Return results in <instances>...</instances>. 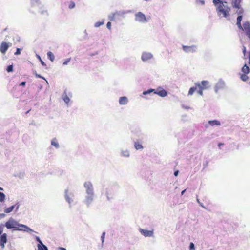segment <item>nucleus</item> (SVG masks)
Masks as SVG:
<instances>
[{"instance_id": "f257e3e1", "label": "nucleus", "mask_w": 250, "mask_h": 250, "mask_svg": "<svg viewBox=\"0 0 250 250\" xmlns=\"http://www.w3.org/2000/svg\"><path fill=\"white\" fill-rule=\"evenodd\" d=\"M4 225L7 229H13L12 230V232L14 230L22 231L27 232H34V231L28 226L19 223L12 217H10Z\"/></svg>"}, {"instance_id": "f03ea898", "label": "nucleus", "mask_w": 250, "mask_h": 250, "mask_svg": "<svg viewBox=\"0 0 250 250\" xmlns=\"http://www.w3.org/2000/svg\"><path fill=\"white\" fill-rule=\"evenodd\" d=\"M213 3L216 8L217 15L220 18H227L229 16L230 8L223 4L221 0H213Z\"/></svg>"}, {"instance_id": "7ed1b4c3", "label": "nucleus", "mask_w": 250, "mask_h": 250, "mask_svg": "<svg viewBox=\"0 0 250 250\" xmlns=\"http://www.w3.org/2000/svg\"><path fill=\"white\" fill-rule=\"evenodd\" d=\"M156 94L161 97H164L167 95V92L162 87H159L156 89L150 88L147 90L144 91L140 96L144 98L149 99V96H151L153 95Z\"/></svg>"}, {"instance_id": "20e7f679", "label": "nucleus", "mask_w": 250, "mask_h": 250, "mask_svg": "<svg viewBox=\"0 0 250 250\" xmlns=\"http://www.w3.org/2000/svg\"><path fill=\"white\" fill-rule=\"evenodd\" d=\"M119 188V185L116 182L110 184L106 188L105 194L108 201H111L114 198V195Z\"/></svg>"}, {"instance_id": "39448f33", "label": "nucleus", "mask_w": 250, "mask_h": 250, "mask_svg": "<svg viewBox=\"0 0 250 250\" xmlns=\"http://www.w3.org/2000/svg\"><path fill=\"white\" fill-rule=\"evenodd\" d=\"M242 0H231V5L233 8L237 9L236 13L239 16H242L244 10L241 6Z\"/></svg>"}, {"instance_id": "423d86ee", "label": "nucleus", "mask_w": 250, "mask_h": 250, "mask_svg": "<svg viewBox=\"0 0 250 250\" xmlns=\"http://www.w3.org/2000/svg\"><path fill=\"white\" fill-rule=\"evenodd\" d=\"M135 20L140 23H146L149 21V18H146L142 12H139L135 15Z\"/></svg>"}, {"instance_id": "0eeeda50", "label": "nucleus", "mask_w": 250, "mask_h": 250, "mask_svg": "<svg viewBox=\"0 0 250 250\" xmlns=\"http://www.w3.org/2000/svg\"><path fill=\"white\" fill-rule=\"evenodd\" d=\"M74 194L71 192H69L68 189H66L65 190L64 198L66 201L68 203L69 208H71L72 207L71 204L74 201Z\"/></svg>"}, {"instance_id": "6e6552de", "label": "nucleus", "mask_w": 250, "mask_h": 250, "mask_svg": "<svg viewBox=\"0 0 250 250\" xmlns=\"http://www.w3.org/2000/svg\"><path fill=\"white\" fill-rule=\"evenodd\" d=\"M85 194L94 193V189L92 183L90 181H86L83 184Z\"/></svg>"}, {"instance_id": "1a4fd4ad", "label": "nucleus", "mask_w": 250, "mask_h": 250, "mask_svg": "<svg viewBox=\"0 0 250 250\" xmlns=\"http://www.w3.org/2000/svg\"><path fill=\"white\" fill-rule=\"evenodd\" d=\"M94 196L95 193H91L90 194H85L83 202L87 207H89L93 202Z\"/></svg>"}, {"instance_id": "9d476101", "label": "nucleus", "mask_w": 250, "mask_h": 250, "mask_svg": "<svg viewBox=\"0 0 250 250\" xmlns=\"http://www.w3.org/2000/svg\"><path fill=\"white\" fill-rule=\"evenodd\" d=\"M153 57V54L149 52L144 51L142 53L141 60L143 62H146L152 59Z\"/></svg>"}, {"instance_id": "9b49d317", "label": "nucleus", "mask_w": 250, "mask_h": 250, "mask_svg": "<svg viewBox=\"0 0 250 250\" xmlns=\"http://www.w3.org/2000/svg\"><path fill=\"white\" fill-rule=\"evenodd\" d=\"M183 50L187 53H194L197 51V46L195 45L191 46H186L183 45L182 46Z\"/></svg>"}, {"instance_id": "f8f14e48", "label": "nucleus", "mask_w": 250, "mask_h": 250, "mask_svg": "<svg viewBox=\"0 0 250 250\" xmlns=\"http://www.w3.org/2000/svg\"><path fill=\"white\" fill-rule=\"evenodd\" d=\"M225 86V82L221 79H219L214 86V91L216 93L220 89H223Z\"/></svg>"}, {"instance_id": "ddd939ff", "label": "nucleus", "mask_w": 250, "mask_h": 250, "mask_svg": "<svg viewBox=\"0 0 250 250\" xmlns=\"http://www.w3.org/2000/svg\"><path fill=\"white\" fill-rule=\"evenodd\" d=\"M11 43H7L5 42H2L0 45V51L2 54H5L8 49Z\"/></svg>"}, {"instance_id": "4468645a", "label": "nucleus", "mask_w": 250, "mask_h": 250, "mask_svg": "<svg viewBox=\"0 0 250 250\" xmlns=\"http://www.w3.org/2000/svg\"><path fill=\"white\" fill-rule=\"evenodd\" d=\"M7 242V235L4 233L0 235V246L2 249H3L5 247V245Z\"/></svg>"}, {"instance_id": "2eb2a0df", "label": "nucleus", "mask_w": 250, "mask_h": 250, "mask_svg": "<svg viewBox=\"0 0 250 250\" xmlns=\"http://www.w3.org/2000/svg\"><path fill=\"white\" fill-rule=\"evenodd\" d=\"M139 231L142 235L144 236L145 237H152L153 236V230H145L142 229H139Z\"/></svg>"}, {"instance_id": "dca6fc26", "label": "nucleus", "mask_w": 250, "mask_h": 250, "mask_svg": "<svg viewBox=\"0 0 250 250\" xmlns=\"http://www.w3.org/2000/svg\"><path fill=\"white\" fill-rule=\"evenodd\" d=\"M243 30L245 31L246 34L247 35L250 32V23L249 21H246L243 23Z\"/></svg>"}, {"instance_id": "f3484780", "label": "nucleus", "mask_w": 250, "mask_h": 250, "mask_svg": "<svg viewBox=\"0 0 250 250\" xmlns=\"http://www.w3.org/2000/svg\"><path fill=\"white\" fill-rule=\"evenodd\" d=\"M209 86V82L208 81H202L200 83V87H201L203 89H207Z\"/></svg>"}, {"instance_id": "a211bd4d", "label": "nucleus", "mask_w": 250, "mask_h": 250, "mask_svg": "<svg viewBox=\"0 0 250 250\" xmlns=\"http://www.w3.org/2000/svg\"><path fill=\"white\" fill-rule=\"evenodd\" d=\"M130 12H131L130 10H127V11L120 10V11H116L115 12V14H116V16H121L122 17H124L125 15L126 14L129 13Z\"/></svg>"}, {"instance_id": "6ab92c4d", "label": "nucleus", "mask_w": 250, "mask_h": 250, "mask_svg": "<svg viewBox=\"0 0 250 250\" xmlns=\"http://www.w3.org/2000/svg\"><path fill=\"white\" fill-rule=\"evenodd\" d=\"M51 145L54 146L56 149H58L60 147L59 144L56 138H54L51 140Z\"/></svg>"}, {"instance_id": "aec40b11", "label": "nucleus", "mask_w": 250, "mask_h": 250, "mask_svg": "<svg viewBox=\"0 0 250 250\" xmlns=\"http://www.w3.org/2000/svg\"><path fill=\"white\" fill-rule=\"evenodd\" d=\"M119 104L122 105L126 104L128 102V99L127 97L124 96L120 98L119 100Z\"/></svg>"}, {"instance_id": "412c9836", "label": "nucleus", "mask_w": 250, "mask_h": 250, "mask_svg": "<svg viewBox=\"0 0 250 250\" xmlns=\"http://www.w3.org/2000/svg\"><path fill=\"white\" fill-rule=\"evenodd\" d=\"M62 98L64 101V102L67 104H68V103L70 102V98L66 94V90L64 91V93L62 95Z\"/></svg>"}, {"instance_id": "4be33fe9", "label": "nucleus", "mask_w": 250, "mask_h": 250, "mask_svg": "<svg viewBox=\"0 0 250 250\" xmlns=\"http://www.w3.org/2000/svg\"><path fill=\"white\" fill-rule=\"evenodd\" d=\"M208 124L209 125H210L211 126H219L221 124H220V122L218 121V120H210L208 121Z\"/></svg>"}, {"instance_id": "5701e85b", "label": "nucleus", "mask_w": 250, "mask_h": 250, "mask_svg": "<svg viewBox=\"0 0 250 250\" xmlns=\"http://www.w3.org/2000/svg\"><path fill=\"white\" fill-rule=\"evenodd\" d=\"M242 18L243 16H238V17L237 18L236 25H237L238 27L241 30H243V27L241 24Z\"/></svg>"}, {"instance_id": "b1692460", "label": "nucleus", "mask_w": 250, "mask_h": 250, "mask_svg": "<svg viewBox=\"0 0 250 250\" xmlns=\"http://www.w3.org/2000/svg\"><path fill=\"white\" fill-rule=\"evenodd\" d=\"M121 156L122 157L128 158L130 156V152L128 150H121Z\"/></svg>"}, {"instance_id": "393cba45", "label": "nucleus", "mask_w": 250, "mask_h": 250, "mask_svg": "<svg viewBox=\"0 0 250 250\" xmlns=\"http://www.w3.org/2000/svg\"><path fill=\"white\" fill-rule=\"evenodd\" d=\"M38 250H48V248L46 246L42 243L37 244Z\"/></svg>"}, {"instance_id": "a878e982", "label": "nucleus", "mask_w": 250, "mask_h": 250, "mask_svg": "<svg viewBox=\"0 0 250 250\" xmlns=\"http://www.w3.org/2000/svg\"><path fill=\"white\" fill-rule=\"evenodd\" d=\"M31 4L32 6H39L41 2L40 0H31Z\"/></svg>"}, {"instance_id": "bb28decb", "label": "nucleus", "mask_w": 250, "mask_h": 250, "mask_svg": "<svg viewBox=\"0 0 250 250\" xmlns=\"http://www.w3.org/2000/svg\"><path fill=\"white\" fill-rule=\"evenodd\" d=\"M134 147L136 150H140L143 149V146L138 142H135L134 143Z\"/></svg>"}, {"instance_id": "cd10ccee", "label": "nucleus", "mask_w": 250, "mask_h": 250, "mask_svg": "<svg viewBox=\"0 0 250 250\" xmlns=\"http://www.w3.org/2000/svg\"><path fill=\"white\" fill-rule=\"evenodd\" d=\"M195 85L196 86H197V87L199 88V90L197 91L198 93L200 95L203 96V90H204V89L203 88H202L201 87H200V83H195Z\"/></svg>"}, {"instance_id": "c85d7f7f", "label": "nucleus", "mask_w": 250, "mask_h": 250, "mask_svg": "<svg viewBox=\"0 0 250 250\" xmlns=\"http://www.w3.org/2000/svg\"><path fill=\"white\" fill-rule=\"evenodd\" d=\"M48 58L51 61L53 62L55 59V56L52 52L49 51L47 53Z\"/></svg>"}, {"instance_id": "c756f323", "label": "nucleus", "mask_w": 250, "mask_h": 250, "mask_svg": "<svg viewBox=\"0 0 250 250\" xmlns=\"http://www.w3.org/2000/svg\"><path fill=\"white\" fill-rule=\"evenodd\" d=\"M242 71L245 74H248L250 72V68L247 64H245L242 67Z\"/></svg>"}, {"instance_id": "7c9ffc66", "label": "nucleus", "mask_w": 250, "mask_h": 250, "mask_svg": "<svg viewBox=\"0 0 250 250\" xmlns=\"http://www.w3.org/2000/svg\"><path fill=\"white\" fill-rule=\"evenodd\" d=\"M14 209V207L13 206V205H12V206L9 207V208H4V213H10L11 212H12Z\"/></svg>"}, {"instance_id": "2f4dec72", "label": "nucleus", "mask_w": 250, "mask_h": 250, "mask_svg": "<svg viewBox=\"0 0 250 250\" xmlns=\"http://www.w3.org/2000/svg\"><path fill=\"white\" fill-rule=\"evenodd\" d=\"M197 88V86H196V85L195 87H191L189 90V91L188 93V96L192 95L193 93L196 90Z\"/></svg>"}, {"instance_id": "473e14b6", "label": "nucleus", "mask_w": 250, "mask_h": 250, "mask_svg": "<svg viewBox=\"0 0 250 250\" xmlns=\"http://www.w3.org/2000/svg\"><path fill=\"white\" fill-rule=\"evenodd\" d=\"M5 195L1 192H0V202H4L5 200Z\"/></svg>"}, {"instance_id": "72a5a7b5", "label": "nucleus", "mask_w": 250, "mask_h": 250, "mask_svg": "<svg viewBox=\"0 0 250 250\" xmlns=\"http://www.w3.org/2000/svg\"><path fill=\"white\" fill-rule=\"evenodd\" d=\"M115 16H116V14H115V12L111 13L108 16V19L111 21H113L114 20V18Z\"/></svg>"}, {"instance_id": "f704fd0d", "label": "nucleus", "mask_w": 250, "mask_h": 250, "mask_svg": "<svg viewBox=\"0 0 250 250\" xmlns=\"http://www.w3.org/2000/svg\"><path fill=\"white\" fill-rule=\"evenodd\" d=\"M104 24V21L103 20L102 21H98L95 23L94 26L95 27H99L100 26L103 25Z\"/></svg>"}, {"instance_id": "c9c22d12", "label": "nucleus", "mask_w": 250, "mask_h": 250, "mask_svg": "<svg viewBox=\"0 0 250 250\" xmlns=\"http://www.w3.org/2000/svg\"><path fill=\"white\" fill-rule=\"evenodd\" d=\"M241 79L244 82H246L248 79V77L246 74H242L241 76Z\"/></svg>"}, {"instance_id": "e433bc0d", "label": "nucleus", "mask_w": 250, "mask_h": 250, "mask_svg": "<svg viewBox=\"0 0 250 250\" xmlns=\"http://www.w3.org/2000/svg\"><path fill=\"white\" fill-rule=\"evenodd\" d=\"M13 66L12 65H10L7 66V69H6V71L7 72H8V73L11 72L13 71Z\"/></svg>"}, {"instance_id": "4c0bfd02", "label": "nucleus", "mask_w": 250, "mask_h": 250, "mask_svg": "<svg viewBox=\"0 0 250 250\" xmlns=\"http://www.w3.org/2000/svg\"><path fill=\"white\" fill-rule=\"evenodd\" d=\"M37 58L40 60L42 65V66H45L46 64L45 62L41 59V57L39 55H36Z\"/></svg>"}, {"instance_id": "58836bf2", "label": "nucleus", "mask_w": 250, "mask_h": 250, "mask_svg": "<svg viewBox=\"0 0 250 250\" xmlns=\"http://www.w3.org/2000/svg\"><path fill=\"white\" fill-rule=\"evenodd\" d=\"M189 250H195V245L192 242H190L189 246Z\"/></svg>"}, {"instance_id": "ea45409f", "label": "nucleus", "mask_w": 250, "mask_h": 250, "mask_svg": "<svg viewBox=\"0 0 250 250\" xmlns=\"http://www.w3.org/2000/svg\"><path fill=\"white\" fill-rule=\"evenodd\" d=\"M20 205L19 202L16 203L15 205H13V206L14 207V208H15L16 212H17L18 210V209L20 208Z\"/></svg>"}, {"instance_id": "a19ab883", "label": "nucleus", "mask_w": 250, "mask_h": 250, "mask_svg": "<svg viewBox=\"0 0 250 250\" xmlns=\"http://www.w3.org/2000/svg\"><path fill=\"white\" fill-rule=\"evenodd\" d=\"M5 227L4 225L3 224H0V235H2V232L3 231V228Z\"/></svg>"}, {"instance_id": "79ce46f5", "label": "nucleus", "mask_w": 250, "mask_h": 250, "mask_svg": "<svg viewBox=\"0 0 250 250\" xmlns=\"http://www.w3.org/2000/svg\"><path fill=\"white\" fill-rule=\"evenodd\" d=\"M24 175H25V173L24 172H20L18 175H17V177H18L20 179H22L24 177Z\"/></svg>"}, {"instance_id": "37998d69", "label": "nucleus", "mask_w": 250, "mask_h": 250, "mask_svg": "<svg viewBox=\"0 0 250 250\" xmlns=\"http://www.w3.org/2000/svg\"><path fill=\"white\" fill-rule=\"evenodd\" d=\"M105 235V232H103L102 233V234L101 237V240L102 244H103V243H104V241Z\"/></svg>"}, {"instance_id": "c03bdc74", "label": "nucleus", "mask_w": 250, "mask_h": 250, "mask_svg": "<svg viewBox=\"0 0 250 250\" xmlns=\"http://www.w3.org/2000/svg\"><path fill=\"white\" fill-rule=\"evenodd\" d=\"M35 239H36V241L38 242V244H40L42 243V241H41V239L40 238V237L39 236H36L35 237Z\"/></svg>"}, {"instance_id": "a18cd8bd", "label": "nucleus", "mask_w": 250, "mask_h": 250, "mask_svg": "<svg viewBox=\"0 0 250 250\" xmlns=\"http://www.w3.org/2000/svg\"><path fill=\"white\" fill-rule=\"evenodd\" d=\"M71 60V58H68L63 63V65H66L68 64V63Z\"/></svg>"}, {"instance_id": "49530a36", "label": "nucleus", "mask_w": 250, "mask_h": 250, "mask_svg": "<svg viewBox=\"0 0 250 250\" xmlns=\"http://www.w3.org/2000/svg\"><path fill=\"white\" fill-rule=\"evenodd\" d=\"M75 4L74 2H71V3H70L69 5V8L70 9H73L75 7Z\"/></svg>"}, {"instance_id": "de8ad7c7", "label": "nucleus", "mask_w": 250, "mask_h": 250, "mask_svg": "<svg viewBox=\"0 0 250 250\" xmlns=\"http://www.w3.org/2000/svg\"><path fill=\"white\" fill-rule=\"evenodd\" d=\"M35 76L37 78H42L43 79H44L45 81H46V82L47 83H48V82L45 79V78L44 77H43L41 75H39V74H38L37 73H35Z\"/></svg>"}, {"instance_id": "09e8293b", "label": "nucleus", "mask_w": 250, "mask_h": 250, "mask_svg": "<svg viewBox=\"0 0 250 250\" xmlns=\"http://www.w3.org/2000/svg\"><path fill=\"white\" fill-rule=\"evenodd\" d=\"M21 54V49L20 48H17L16 51L15 53V55H19Z\"/></svg>"}, {"instance_id": "8fccbe9b", "label": "nucleus", "mask_w": 250, "mask_h": 250, "mask_svg": "<svg viewBox=\"0 0 250 250\" xmlns=\"http://www.w3.org/2000/svg\"><path fill=\"white\" fill-rule=\"evenodd\" d=\"M197 202L198 203V204H199V205L201 207H202L204 208H206L203 205V203L200 202V201H199V199H198V198H197Z\"/></svg>"}, {"instance_id": "3c124183", "label": "nucleus", "mask_w": 250, "mask_h": 250, "mask_svg": "<svg viewBox=\"0 0 250 250\" xmlns=\"http://www.w3.org/2000/svg\"><path fill=\"white\" fill-rule=\"evenodd\" d=\"M111 23L110 22H108L106 24L107 28L110 30L111 29Z\"/></svg>"}, {"instance_id": "603ef678", "label": "nucleus", "mask_w": 250, "mask_h": 250, "mask_svg": "<svg viewBox=\"0 0 250 250\" xmlns=\"http://www.w3.org/2000/svg\"><path fill=\"white\" fill-rule=\"evenodd\" d=\"M5 213H0V219H2L5 217Z\"/></svg>"}, {"instance_id": "864d4df0", "label": "nucleus", "mask_w": 250, "mask_h": 250, "mask_svg": "<svg viewBox=\"0 0 250 250\" xmlns=\"http://www.w3.org/2000/svg\"><path fill=\"white\" fill-rule=\"evenodd\" d=\"M246 52V48L245 46H243V53L244 55H245Z\"/></svg>"}, {"instance_id": "5fc2aeb1", "label": "nucleus", "mask_w": 250, "mask_h": 250, "mask_svg": "<svg viewBox=\"0 0 250 250\" xmlns=\"http://www.w3.org/2000/svg\"><path fill=\"white\" fill-rule=\"evenodd\" d=\"M178 174H179V170H176L174 172V175L175 176H177L178 175Z\"/></svg>"}, {"instance_id": "6e6d98bb", "label": "nucleus", "mask_w": 250, "mask_h": 250, "mask_svg": "<svg viewBox=\"0 0 250 250\" xmlns=\"http://www.w3.org/2000/svg\"><path fill=\"white\" fill-rule=\"evenodd\" d=\"M25 84H26V82H22L20 84V85H21V86H25Z\"/></svg>"}, {"instance_id": "4d7b16f0", "label": "nucleus", "mask_w": 250, "mask_h": 250, "mask_svg": "<svg viewBox=\"0 0 250 250\" xmlns=\"http://www.w3.org/2000/svg\"><path fill=\"white\" fill-rule=\"evenodd\" d=\"M41 14H42V15H45V14H46V15H47V11H44V10H43V11H42L41 12Z\"/></svg>"}, {"instance_id": "13d9d810", "label": "nucleus", "mask_w": 250, "mask_h": 250, "mask_svg": "<svg viewBox=\"0 0 250 250\" xmlns=\"http://www.w3.org/2000/svg\"><path fill=\"white\" fill-rule=\"evenodd\" d=\"M198 1L202 5H204L205 3V1L203 0H199Z\"/></svg>"}, {"instance_id": "bf43d9fd", "label": "nucleus", "mask_w": 250, "mask_h": 250, "mask_svg": "<svg viewBox=\"0 0 250 250\" xmlns=\"http://www.w3.org/2000/svg\"><path fill=\"white\" fill-rule=\"evenodd\" d=\"M208 162L206 161L205 163L203 164L204 167H205L208 166Z\"/></svg>"}, {"instance_id": "052dcab7", "label": "nucleus", "mask_w": 250, "mask_h": 250, "mask_svg": "<svg viewBox=\"0 0 250 250\" xmlns=\"http://www.w3.org/2000/svg\"><path fill=\"white\" fill-rule=\"evenodd\" d=\"M59 249L60 250H67L65 248L63 247H59Z\"/></svg>"}, {"instance_id": "680f3d73", "label": "nucleus", "mask_w": 250, "mask_h": 250, "mask_svg": "<svg viewBox=\"0 0 250 250\" xmlns=\"http://www.w3.org/2000/svg\"><path fill=\"white\" fill-rule=\"evenodd\" d=\"M223 145H224V144H223V143H219L218 144V146L219 147H220V146H223Z\"/></svg>"}, {"instance_id": "e2e57ef3", "label": "nucleus", "mask_w": 250, "mask_h": 250, "mask_svg": "<svg viewBox=\"0 0 250 250\" xmlns=\"http://www.w3.org/2000/svg\"><path fill=\"white\" fill-rule=\"evenodd\" d=\"M186 191V189H184V190H182L181 192V195H183L185 193Z\"/></svg>"}, {"instance_id": "0e129e2a", "label": "nucleus", "mask_w": 250, "mask_h": 250, "mask_svg": "<svg viewBox=\"0 0 250 250\" xmlns=\"http://www.w3.org/2000/svg\"><path fill=\"white\" fill-rule=\"evenodd\" d=\"M223 2V4H225V5H227V2L226 1H222Z\"/></svg>"}, {"instance_id": "69168bd1", "label": "nucleus", "mask_w": 250, "mask_h": 250, "mask_svg": "<svg viewBox=\"0 0 250 250\" xmlns=\"http://www.w3.org/2000/svg\"><path fill=\"white\" fill-rule=\"evenodd\" d=\"M247 36L250 39V32L247 35Z\"/></svg>"}, {"instance_id": "338daca9", "label": "nucleus", "mask_w": 250, "mask_h": 250, "mask_svg": "<svg viewBox=\"0 0 250 250\" xmlns=\"http://www.w3.org/2000/svg\"><path fill=\"white\" fill-rule=\"evenodd\" d=\"M249 60H250V51L249 52Z\"/></svg>"}, {"instance_id": "774afa93", "label": "nucleus", "mask_w": 250, "mask_h": 250, "mask_svg": "<svg viewBox=\"0 0 250 250\" xmlns=\"http://www.w3.org/2000/svg\"><path fill=\"white\" fill-rule=\"evenodd\" d=\"M30 111V110H28V111L25 113V115H26V116H27V114H28V113L29 112V111Z\"/></svg>"}]
</instances>
